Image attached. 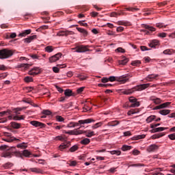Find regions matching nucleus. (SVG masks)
<instances>
[{
  "instance_id": "obj_1",
  "label": "nucleus",
  "mask_w": 175,
  "mask_h": 175,
  "mask_svg": "<svg viewBox=\"0 0 175 175\" xmlns=\"http://www.w3.org/2000/svg\"><path fill=\"white\" fill-rule=\"evenodd\" d=\"M15 148L14 147L9 148V146L6 145L1 146L0 150L1 151H3L1 157L2 158H12V157H13V150H15Z\"/></svg>"
},
{
  "instance_id": "obj_2",
  "label": "nucleus",
  "mask_w": 175,
  "mask_h": 175,
  "mask_svg": "<svg viewBox=\"0 0 175 175\" xmlns=\"http://www.w3.org/2000/svg\"><path fill=\"white\" fill-rule=\"evenodd\" d=\"M149 87L150 83L142 84L131 89L124 90L122 93L124 94V95H131V94H133L135 91H143V90H146V88H148Z\"/></svg>"
},
{
  "instance_id": "obj_3",
  "label": "nucleus",
  "mask_w": 175,
  "mask_h": 175,
  "mask_svg": "<svg viewBox=\"0 0 175 175\" xmlns=\"http://www.w3.org/2000/svg\"><path fill=\"white\" fill-rule=\"evenodd\" d=\"M129 75H122L119 77H118L117 79L116 78V77H109L108 78L109 81H116V80L117 81H119L120 83H121L122 84H125V83H126L127 81H129V78H128Z\"/></svg>"
},
{
  "instance_id": "obj_4",
  "label": "nucleus",
  "mask_w": 175,
  "mask_h": 175,
  "mask_svg": "<svg viewBox=\"0 0 175 175\" xmlns=\"http://www.w3.org/2000/svg\"><path fill=\"white\" fill-rule=\"evenodd\" d=\"M55 140H59L60 142H64L59 146V149L60 150V151H64L65 150V148H68V147H69L70 146V142H67L66 139L61 135L55 137Z\"/></svg>"
},
{
  "instance_id": "obj_5",
  "label": "nucleus",
  "mask_w": 175,
  "mask_h": 175,
  "mask_svg": "<svg viewBox=\"0 0 175 175\" xmlns=\"http://www.w3.org/2000/svg\"><path fill=\"white\" fill-rule=\"evenodd\" d=\"M13 51L8 49H3L0 50V59H6L10 58L13 55Z\"/></svg>"
},
{
  "instance_id": "obj_6",
  "label": "nucleus",
  "mask_w": 175,
  "mask_h": 175,
  "mask_svg": "<svg viewBox=\"0 0 175 175\" xmlns=\"http://www.w3.org/2000/svg\"><path fill=\"white\" fill-rule=\"evenodd\" d=\"M91 122H95V120L92 118L81 120H79L78 122H74V126L75 128V126H79V125H81V128H83V126L81 125H84L85 124H91Z\"/></svg>"
},
{
  "instance_id": "obj_7",
  "label": "nucleus",
  "mask_w": 175,
  "mask_h": 175,
  "mask_svg": "<svg viewBox=\"0 0 175 175\" xmlns=\"http://www.w3.org/2000/svg\"><path fill=\"white\" fill-rule=\"evenodd\" d=\"M4 136H5V138H3V140L4 142H7L8 143H12V142H14V140L19 141L20 139L14 137L12 133H4Z\"/></svg>"
},
{
  "instance_id": "obj_8",
  "label": "nucleus",
  "mask_w": 175,
  "mask_h": 175,
  "mask_svg": "<svg viewBox=\"0 0 175 175\" xmlns=\"http://www.w3.org/2000/svg\"><path fill=\"white\" fill-rule=\"evenodd\" d=\"M129 102L131 103L129 107H139L140 106V102L137 101V99L135 97H130Z\"/></svg>"
},
{
  "instance_id": "obj_9",
  "label": "nucleus",
  "mask_w": 175,
  "mask_h": 175,
  "mask_svg": "<svg viewBox=\"0 0 175 175\" xmlns=\"http://www.w3.org/2000/svg\"><path fill=\"white\" fill-rule=\"evenodd\" d=\"M90 46L89 45H79L77 46V50L75 51V53H85V51H90L88 49Z\"/></svg>"
},
{
  "instance_id": "obj_10",
  "label": "nucleus",
  "mask_w": 175,
  "mask_h": 175,
  "mask_svg": "<svg viewBox=\"0 0 175 175\" xmlns=\"http://www.w3.org/2000/svg\"><path fill=\"white\" fill-rule=\"evenodd\" d=\"M62 57V53H58L55 55L49 57V62L50 64H53V62H57V61H59V59Z\"/></svg>"
},
{
  "instance_id": "obj_11",
  "label": "nucleus",
  "mask_w": 175,
  "mask_h": 175,
  "mask_svg": "<svg viewBox=\"0 0 175 175\" xmlns=\"http://www.w3.org/2000/svg\"><path fill=\"white\" fill-rule=\"evenodd\" d=\"M31 125L35 126L36 128H46V124L36 120H33L30 122Z\"/></svg>"
},
{
  "instance_id": "obj_12",
  "label": "nucleus",
  "mask_w": 175,
  "mask_h": 175,
  "mask_svg": "<svg viewBox=\"0 0 175 175\" xmlns=\"http://www.w3.org/2000/svg\"><path fill=\"white\" fill-rule=\"evenodd\" d=\"M159 149V146L158 145L152 144L149 146L146 150L148 152H155V151H157V150Z\"/></svg>"
},
{
  "instance_id": "obj_13",
  "label": "nucleus",
  "mask_w": 175,
  "mask_h": 175,
  "mask_svg": "<svg viewBox=\"0 0 175 175\" xmlns=\"http://www.w3.org/2000/svg\"><path fill=\"white\" fill-rule=\"evenodd\" d=\"M40 72V68H39V67H34L29 71V75H30V76H35L36 75H39Z\"/></svg>"
},
{
  "instance_id": "obj_14",
  "label": "nucleus",
  "mask_w": 175,
  "mask_h": 175,
  "mask_svg": "<svg viewBox=\"0 0 175 175\" xmlns=\"http://www.w3.org/2000/svg\"><path fill=\"white\" fill-rule=\"evenodd\" d=\"M73 31H61L57 33V36H68V35H73Z\"/></svg>"
},
{
  "instance_id": "obj_15",
  "label": "nucleus",
  "mask_w": 175,
  "mask_h": 175,
  "mask_svg": "<svg viewBox=\"0 0 175 175\" xmlns=\"http://www.w3.org/2000/svg\"><path fill=\"white\" fill-rule=\"evenodd\" d=\"M31 32H32V30H31V29L24 30L21 33L18 34V36L21 38H25V36L27 35H29V33H31Z\"/></svg>"
},
{
  "instance_id": "obj_16",
  "label": "nucleus",
  "mask_w": 175,
  "mask_h": 175,
  "mask_svg": "<svg viewBox=\"0 0 175 175\" xmlns=\"http://www.w3.org/2000/svg\"><path fill=\"white\" fill-rule=\"evenodd\" d=\"M166 129H168V128L167 127L155 128L152 130V133H157V132H162L163 131H166Z\"/></svg>"
},
{
  "instance_id": "obj_17",
  "label": "nucleus",
  "mask_w": 175,
  "mask_h": 175,
  "mask_svg": "<svg viewBox=\"0 0 175 175\" xmlns=\"http://www.w3.org/2000/svg\"><path fill=\"white\" fill-rule=\"evenodd\" d=\"M159 75L151 74L147 76L146 80L148 81H152V80L157 79V77H159Z\"/></svg>"
},
{
  "instance_id": "obj_18",
  "label": "nucleus",
  "mask_w": 175,
  "mask_h": 175,
  "mask_svg": "<svg viewBox=\"0 0 175 175\" xmlns=\"http://www.w3.org/2000/svg\"><path fill=\"white\" fill-rule=\"evenodd\" d=\"M33 39H36V35L29 36L27 38H24L23 42H25V43H31V42H32Z\"/></svg>"
},
{
  "instance_id": "obj_19",
  "label": "nucleus",
  "mask_w": 175,
  "mask_h": 175,
  "mask_svg": "<svg viewBox=\"0 0 175 175\" xmlns=\"http://www.w3.org/2000/svg\"><path fill=\"white\" fill-rule=\"evenodd\" d=\"M158 44H159V41H158L157 40H153L152 42L149 44V46L152 49H155V47H157Z\"/></svg>"
},
{
  "instance_id": "obj_20",
  "label": "nucleus",
  "mask_w": 175,
  "mask_h": 175,
  "mask_svg": "<svg viewBox=\"0 0 175 175\" xmlns=\"http://www.w3.org/2000/svg\"><path fill=\"white\" fill-rule=\"evenodd\" d=\"M31 66V64H21L17 65L16 68L18 69H21V68H23L24 69H28Z\"/></svg>"
},
{
  "instance_id": "obj_21",
  "label": "nucleus",
  "mask_w": 175,
  "mask_h": 175,
  "mask_svg": "<svg viewBox=\"0 0 175 175\" xmlns=\"http://www.w3.org/2000/svg\"><path fill=\"white\" fill-rule=\"evenodd\" d=\"M150 100H152V102H154V103H155L156 105H159V103H161V102H162L161 98H156L154 96L150 97Z\"/></svg>"
},
{
  "instance_id": "obj_22",
  "label": "nucleus",
  "mask_w": 175,
  "mask_h": 175,
  "mask_svg": "<svg viewBox=\"0 0 175 175\" xmlns=\"http://www.w3.org/2000/svg\"><path fill=\"white\" fill-rule=\"evenodd\" d=\"M30 170H31V172H33L37 173V174H43L44 173V172L43 170H40V168H36V167L31 168Z\"/></svg>"
},
{
  "instance_id": "obj_23",
  "label": "nucleus",
  "mask_w": 175,
  "mask_h": 175,
  "mask_svg": "<svg viewBox=\"0 0 175 175\" xmlns=\"http://www.w3.org/2000/svg\"><path fill=\"white\" fill-rule=\"evenodd\" d=\"M163 136H165V133H160L153 135L151 137V138L153 139H159V137H162Z\"/></svg>"
},
{
  "instance_id": "obj_24",
  "label": "nucleus",
  "mask_w": 175,
  "mask_h": 175,
  "mask_svg": "<svg viewBox=\"0 0 175 175\" xmlns=\"http://www.w3.org/2000/svg\"><path fill=\"white\" fill-rule=\"evenodd\" d=\"M77 29L79 32H81V33H83V35H84V36H87V35H88V31H87V30H85L81 27H77Z\"/></svg>"
},
{
  "instance_id": "obj_25",
  "label": "nucleus",
  "mask_w": 175,
  "mask_h": 175,
  "mask_svg": "<svg viewBox=\"0 0 175 175\" xmlns=\"http://www.w3.org/2000/svg\"><path fill=\"white\" fill-rule=\"evenodd\" d=\"M159 114H161V116H167V114L170 113V109H163L159 111Z\"/></svg>"
},
{
  "instance_id": "obj_26",
  "label": "nucleus",
  "mask_w": 175,
  "mask_h": 175,
  "mask_svg": "<svg viewBox=\"0 0 175 175\" xmlns=\"http://www.w3.org/2000/svg\"><path fill=\"white\" fill-rule=\"evenodd\" d=\"M83 133H86V137H92V136H95V132L94 131H83Z\"/></svg>"
},
{
  "instance_id": "obj_27",
  "label": "nucleus",
  "mask_w": 175,
  "mask_h": 175,
  "mask_svg": "<svg viewBox=\"0 0 175 175\" xmlns=\"http://www.w3.org/2000/svg\"><path fill=\"white\" fill-rule=\"evenodd\" d=\"M144 27L148 31H150V32H155V31H156L154 27H151L150 25H144Z\"/></svg>"
},
{
  "instance_id": "obj_28",
  "label": "nucleus",
  "mask_w": 175,
  "mask_h": 175,
  "mask_svg": "<svg viewBox=\"0 0 175 175\" xmlns=\"http://www.w3.org/2000/svg\"><path fill=\"white\" fill-rule=\"evenodd\" d=\"M90 140L88 138H84L83 139H82L80 143L81 144H83L84 146H87V144H90Z\"/></svg>"
},
{
  "instance_id": "obj_29",
  "label": "nucleus",
  "mask_w": 175,
  "mask_h": 175,
  "mask_svg": "<svg viewBox=\"0 0 175 175\" xmlns=\"http://www.w3.org/2000/svg\"><path fill=\"white\" fill-rule=\"evenodd\" d=\"M65 96H72L73 95V92L71 90L67 89L64 91Z\"/></svg>"
},
{
  "instance_id": "obj_30",
  "label": "nucleus",
  "mask_w": 175,
  "mask_h": 175,
  "mask_svg": "<svg viewBox=\"0 0 175 175\" xmlns=\"http://www.w3.org/2000/svg\"><path fill=\"white\" fill-rule=\"evenodd\" d=\"M11 126H12V128H14L15 129H18L21 128V124H20L16 122H11Z\"/></svg>"
},
{
  "instance_id": "obj_31",
  "label": "nucleus",
  "mask_w": 175,
  "mask_h": 175,
  "mask_svg": "<svg viewBox=\"0 0 175 175\" xmlns=\"http://www.w3.org/2000/svg\"><path fill=\"white\" fill-rule=\"evenodd\" d=\"M129 61V59L124 57L123 59L119 61L120 65H126Z\"/></svg>"
},
{
  "instance_id": "obj_32",
  "label": "nucleus",
  "mask_w": 175,
  "mask_h": 175,
  "mask_svg": "<svg viewBox=\"0 0 175 175\" xmlns=\"http://www.w3.org/2000/svg\"><path fill=\"white\" fill-rule=\"evenodd\" d=\"M118 124H120V121L118 120H115V121H112L108 123V126H117V125H118Z\"/></svg>"
},
{
  "instance_id": "obj_33",
  "label": "nucleus",
  "mask_w": 175,
  "mask_h": 175,
  "mask_svg": "<svg viewBox=\"0 0 175 175\" xmlns=\"http://www.w3.org/2000/svg\"><path fill=\"white\" fill-rule=\"evenodd\" d=\"M25 118V116L21 115V116H15L13 118V120L15 121H20V120H24Z\"/></svg>"
},
{
  "instance_id": "obj_34",
  "label": "nucleus",
  "mask_w": 175,
  "mask_h": 175,
  "mask_svg": "<svg viewBox=\"0 0 175 175\" xmlns=\"http://www.w3.org/2000/svg\"><path fill=\"white\" fill-rule=\"evenodd\" d=\"M44 50L45 51H46V53H53V51H54V46H47L46 47H45Z\"/></svg>"
},
{
  "instance_id": "obj_35",
  "label": "nucleus",
  "mask_w": 175,
  "mask_h": 175,
  "mask_svg": "<svg viewBox=\"0 0 175 175\" xmlns=\"http://www.w3.org/2000/svg\"><path fill=\"white\" fill-rule=\"evenodd\" d=\"M144 137H146V135H135L133 140H140V139H144Z\"/></svg>"
},
{
  "instance_id": "obj_36",
  "label": "nucleus",
  "mask_w": 175,
  "mask_h": 175,
  "mask_svg": "<svg viewBox=\"0 0 175 175\" xmlns=\"http://www.w3.org/2000/svg\"><path fill=\"white\" fill-rule=\"evenodd\" d=\"M15 157H17L18 158H22L23 157V153L21 152L14 151V149H13V153Z\"/></svg>"
},
{
  "instance_id": "obj_37",
  "label": "nucleus",
  "mask_w": 175,
  "mask_h": 175,
  "mask_svg": "<svg viewBox=\"0 0 175 175\" xmlns=\"http://www.w3.org/2000/svg\"><path fill=\"white\" fill-rule=\"evenodd\" d=\"M173 53H174V50L173 49H166L165 51H163V54L167 55H172V54H173Z\"/></svg>"
},
{
  "instance_id": "obj_38",
  "label": "nucleus",
  "mask_w": 175,
  "mask_h": 175,
  "mask_svg": "<svg viewBox=\"0 0 175 175\" xmlns=\"http://www.w3.org/2000/svg\"><path fill=\"white\" fill-rule=\"evenodd\" d=\"M83 132L81 130H79V129H74L73 130V135H75V136H77V135H83Z\"/></svg>"
},
{
  "instance_id": "obj_39",
  "label": "nucleus",
  "mask_w": 175,
  "mask_h": 175,
  "mask_svg": "<svg viewBox=\"0 0 175 175\" xmlns=\"http://www.w3.org/2000/svg\"><path fill=\"white\" fill-rule=\"evenodd\" d=\"M155 118H157V116H150L147 118L146 122L148 123L152 122V121H154V120H155Z\"/></svg>"
},
{
  "instance_id": "obj_40",
  "label": "nucleus",
  "mask_w": 175,
  "mask_h": 175,
  "mask_svg": "<svg viewBox=\"0 0 175 175\" xmlns=\"http://www.w3.org/2000/svg\"><path fill=\"white\" fill-rule=\"evenodd\" d=\"M131 148H132L131 146L124 145L122 147V151H129V150H131Z\"/></svg>"
},
{
  "instance_id": "obj_41",
  "label": "nucleus",
  "mask_w": 175,
  "mask_h": 175,
  "mask_svg": "<svg viewBox=\"0 0 175 175\" xmlns=\"http://www.w3.org/2000/svg\"><path fill=\"white\" fill-rule=\"evenodd\" d=\"M79 150V146L77 145H74L70 148V152H75V151H77Z\"/></svg>"
},
{
  "instance_id": "obj_42",
  "label": "nucleus",
  "mask_w": 175,
  "mask_h": 175,
  "mask_svg": "<svg viewBox=\"0 0 175 175\" xmlns=\"http://www.w3.org/2000/svg\"><path fill=\"white\" fill-rule=\"evenodd\" d=\"M8 114H12V111L10 110H8V111L0 112L1 117H3V116H5V115L8 116Z\"/></svg>"
},
{
  "instance_id": "obj_43",
  "label": "nucleus",
  "mask_w": 175,
  "mask_h": 175,
  "mask_svg": "<svg viewBox=\"0 0 175 175\" xmlns=\"http://www.w3.org/2000/svg\"><path fill=\"white\" fill-rule=\"evenodd\" d=\"M125 9L128 12H137V10H140V9L137 8H126Z\"/></svg>"
},
{
  "instance_id": "obj_44",
  "label": "nucleus",
  "mask_w": 175,
  "mask_h": 175,
  "mask_svg": "<svg viewBox=\"0 0 175 175\" xmlns=\"http://www.w3.org/2000/svg\"><path fill=\"white\" fill-rule=\"evenodd\" d=\"M31 154V152L28 151V150H23L22 153V156L24 155V157H29Z\"/></svg>"
},
{
  "instance_id": "obj_45",
  "label": "nucleus",
  "mask_w": 175,
  "mask_h": 175,
  "mask_svg": "<svg viewBox=\"0 0 175 175\" xmlns=\"http://www.w3.org/2000/svg\"><path fill=\"white\" fill-rule=\"evenodd\" d=\"M111 155H121V151L120 150H112L109 152Z\"/></svg>"
},
{
  "instance_id": "obj_46",
  "label": "nucleus",
  "mask_w": 175,
  "mask_h": 175,
  "mask_svg": "<svg viewBox=\"0 0 175 175\" xmlns=\"http://www.w3.org/2000/svg\"><path fill=\"white\" fill-rule=\"evenodd\" d=\"M141 64H142V62H140L139 60H135L131 62V65L133 66H137L138 65H140Z\"/></svg>"
},
{
  "instance_id": "obj_47",
  "label": "nucleus",
  "mask_w": 175,
  "mask_h": 175,
  "mask_svg": "<svg viewBox=\"0 0 175 175\" xmlns=\"http://www.w3.org/2000/svg\"><path fill=\"white\" fill-rule=\"evenodd\" d=\"M103 123L101 122L96 123L94 125L92 126V129H96L99 128V126H102Z\"/></svg>"
},
{
  "instance_id": "obj_48",
  "label": "nucleus",
  "mask_w": 175,
  "mask_h": 175,
  "mask_svg": "<svg viewBox=\"0 0 175 175\" xmlns=\"http://www.w3.org/2000/svg\"><path fill=\"white\" fill-rule=\"evenodd\" d=\"M25 83H32V81H33V79H32V77H26L24 79Z\"/></svg>"
},
{
  "instance_id": "obj_49",
  "label": "nucleus",
  "mask_w": 175,
  "mask_h": 175,
  "mask_svg": "<svg viewBox=\"0 0 175 175\" xmlns=\"http://www.w3.org/2000/svg\"><path fill=\"white\" fill-rule=\"evenodd\" d=\"M56 120L58 122H64V121H65V119L61 116H57Z\"/></svg>"
},
{
  "instance_id": "obj_50",
  "label": "nucleus",
  "mask_w": 175,
  "mask_h": 175,
  "mask_svg": "<svg viewBox=\"0 0 175 175\" xmlns=\"http://www.w3.org/2000/svg\"><path fill=\"white\" fill-rule=\"evenodd\" d=\"M12 166H13V163H6L3 165V167H5V169H10Z\"/></svg>"
},
{
  "instance_id": "obj_51",
  "label": "nucleus",
  "mask_w": 175,
  "mask_h": 175,
  "mask_svg": "<svg viewBox=\"0 0 175 175\" xmlns=\"http://www.w3.org/2000/svg\"><path fill=\"white\" fill-rule=\"evenodd\" d=\"M23 109H27V107H23V108L18 107V108H15L14 109V113H16V114H20V113H18V111H21V110H23Z\"/></svg>"
},
{
  "instance_id": "obj_52",
  "label": "nucleus",
  "mask_w": 175,
  "mask_h": 175,
  "mask_svg": "<svg viewBox=\"0 0 175 175\" xmlns=\"http://www.w3.org/2000/svg\"><path fill=\"white\" fill-rule=\"evenodd\" d=\"M130 166L132 167H140L142 166H144V164L143 163H135V164H132Z\"/></svg>"
},
{
  "instance_id": "obj_53",
  "label": "nucleus",
  "mask_w": 175,
  "mask_h": 175,
  "mask_svg": "<svg viewBox=\"0 0 175 175\" xmlns=\"http://www.w3.org/2000/svg\"><path fill=\"white\" fill-rule=\"evenodd\" d=\"M17 36V34L16 33H10V36L7 35L8 38H10L11 39H14Z\"/></svg>"
},
{
  "instance_id": "obj_54",
  "label": "nucleus",
  "mask_w": 175,
  "mask_h": 175,
  "mask_svg": "<svg viewBox=\"0 0 175 175\" xmlns=\"http://www.w3.org/2000/svg\"><path fill=\"white\" fill-rule=\"evenodd\" d=\"M171 103H170V102H167V103L161 104V105L162 109H165V108L167 107V106H169Z\"/></svg>"
},
{
  "instance_id": "obj_55",
  "label": "nucleus",
  "mask_w": 175,
  "mask_h": 175,
  "mask_svg": "<svg viewBox=\"0 0 175 175\" xmlns=\"http://www.w3.org/2000/svg\"><path fill=\"white\" fill-rule=\"evenodd\" d=\"M42 113H44L45 116H50L51 114V111L45 109L42 111Z\"/></svg>"
},
{
  "instance_id": "obj_56",
  "label": "nucleus",
  "mask_w": 175,
  "mask_h": 175,
  "mask_svg": "<svg viewBox=\"0 0 175 175\" xmlns=\"http://www.w3.org/2000/svg\"><path fill=\"white\" fill-rule=\"evenodd\" d=\"M156 27L157 28H166V25H163V23H157Z\"/></svg>"
},
{
  "instance_id": "obj_57",
  "label": "nucleus",
  "mask_w": 175,
  "mask_h": 175,
  "mask_svg": "<svg viewBox=\"0 0 175 175\" xmlns=\"http://www.w3.org/2000/svg\"><path fill=\"white\" fill-rule=\"evenodd\" d=\"M25 143H22L18 145H17L18 148H27V146L24 145Z\"/></svg>"
},
{
  "instance_id": "obj_58",
  "label": "nucleus",
  "mask_w": 175,
  "mask_h": 175,
  "mask_svg": "<svg viewBox=\"0 0 175 175\" xmlns=\"http://www.w3.org/2000/svg\"><path fill=\"white\" fill-rule=\"evenodd\" d=\"M68 128H75V122H70L67 124Z\"/></svg>"
},
{
  "instance_id": "obj_59",
  "label": "nucleus",
  "mask_w": 175,
  "mask_h": 175,
  "mask_svg": "<svg viewBox=\"0 0 175 175\" xmlns=\"http://www.w3.org/2000/svg\"><path fill=\"white\" fill-rule=\"evenodd\" d=\"M159 125H161L159 123L150 124V128L152 129H155V128H157V126H159Z\"/></svg>"
},
{
  "instance_id": "obj_60",
  "label": "nucleus",
  "mask_w": 175,
  "mask_h": 175,
  "mask_svg": "<svg viewBox=\"0 0 175 175\" xmlns=\"http://www.w3.org/2000/svg\"><path fill=\"white\" fill-rule=\"evenodd\" d=\"M166 33H159L157 36H159V38H166Z\"/></svg>"
},
{
  "instance_id": "obj_61",
  "label": "nucleus",
  "mask_w": 175,
  "mask_h": 175,
  "mask_svg": "<svg viewBox=\"0 0 175 175\" xmlns=\"http://www.w3.org/2000/svg\"><path fill=\"white\" fill-rule=\"evenodd\" d=\"M168 137L170 140H175V133L169 135Z\"/></svg>"
},
{
  "instance_id": "obj_62",
  "label": "nucleus",
  "mask_w": 175,
  "mask_h": 175,
  "mask_svg": "<svg viewBox=\"0 0 175 175\" xmlns=\"http://www.w3.org/2000/svg\"><path fill=\"white\" fill-rule=\"evenodd\" d=\"M117 25H126V23H125L124 21H119L117 23Z\"/></svg>"
},
{
  "instance_id": "obj_63",
  "label": "nucleus",
  "mask_w": 175,
  "mask_h": 175,
  "mask_svg": "<svg viewBox=\"0 0 175 175\" xmlns=\"http://www.w3.org/2000/svg\"><path fill=\"white\" fill-rule=\"evenodd\" d=\"M117 32H122L124 31V27H118L116 29Z\"/></svg>"
},
{
  "instance_id": "obj_64",
  "label": "nucleus",
  "mask_w": 175,
  "mask_h": 175,
  "mask_svg": "<svg viewBox=\"0 0 175 175\" xmlns=\"http://www.w3.org/2000/svg\"><path fill=\"white\" fill-rule=\"evenodd\" d=\"M101 81H102L103 83H109V78L103 77V78L101 79Z\"/></svg>"
}]
</instances>
